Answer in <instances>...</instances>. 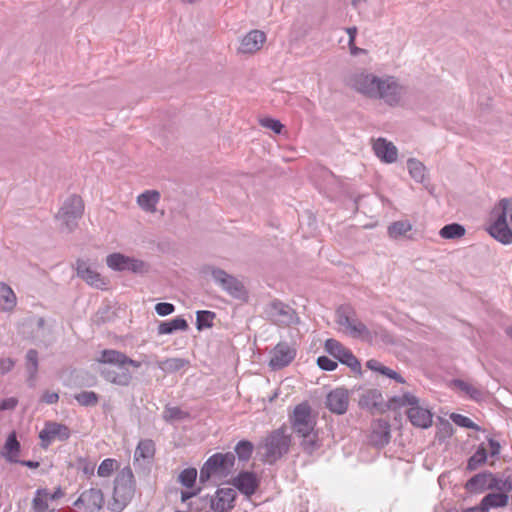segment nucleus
Segmentation results:
<instances>
[{"instance_id":"16","label":"nucleus","mask_w":512,"mask_h":512,"mask_svg":"<svg viewBox=\"0 0 512 512\" xmlns=\"http://www.w3.org/2000/svg\"><path fill=\"white\" fill-rule=\"evenodd\" d=\"M215 497H209L210 508L214 512H228L233 509V502L236 499L237 493L232 488H218Z\"/></svg>"},{"instance_id":"21","label":"nucleus","mask_w":512,"mask_h":512,"mask_svg":"<svg viewBox=\"0 0 512 512\" xmlns=\"http://www.w3.org/2000/svg\"><path fill=\"white\" fill-rule=\"evenodd\" d=\"M266 42V34L261 30H251L240 42L238 51L243 54H253L259 51Z\"/></svg>"},{"instance_id":"4","label":"nucleus","mask_w":512,"mask_h":512,"mask_svg":"<svg viewBox=\"0 0 512 512\" xmlns=\"http://www.w3.org/2000/svg\"><path fill=\"white\" fill-rule=\"evenodd\" d=\"M292 437L287 433V427H281L270 432L263 443L262 448L265 450L264 458L270 464L275 463L286 455L291 446Z\"/></svg>"},{"instance_id":"61","label":"nucleus","mask_w":512,"mask_h":512,"mask_svg":"<svg viewBox=\"0 0 512 512\" xmlns=\"http://www.w3.org/2000/svg\"><path fill=\"white\" fill-rule=\"evenodd\" d=\"M401 401H402V405H404V406L409 405L410 407H414V406L420 405L419 399L410 393H404L401 396Z\"/></svg>"},{"instance_id":"33","label":"nucleus","mask_w":512,"mask_h":512,"mask_svg":"<svg viewBox=\"0 0 512 512\" xmlns=\"http://www.w3.org/2000/svg\"><path fill=\"white\" fill-rule=\"evenodd\" d=\"M160 200V193L156 190H146L137 197L138 205L147 212H154Z\"/></svg>"},{"instance_id":"60","label":"nucleus","mask_w":512,"mask_h":512,"mask_svg":"<svg viewBox=\"0 0 512 512\" xmlns=\"http://www.w3.org/2000/svg\"><path fill=\"white\" fill-rule=\"evenodd\" d=\"M18 404V399L15 397H9L6 399H3L0 402V410H14Z\"/></svg>"},{"instance_id":"8","label":"nucleus","mask_w":512,"mask_h":512,"mask_svg":"<svg viewBox=\"0 0 512 512\" xmlns=\"http://www.w3.org/2000/svg\"><path fill=\"white\" fill-rule=\"evenodd\" d=\"M264 314L278 326H290L299 322L296 311L279 299L270 301L264 308Z\"/></svg>"},{"instance_id":"2","label":"nucleus","mask_w":512,"mask_h":512,"mask_svg":"<svg viewBox=\"0 0 512 512\" xmlns=\"http://www.w3.org/2000/svg\"><path fill=\"white\" fill-rule=\"evenodd\" d=\"M136 483L132 469L129 466L120 470L114 480L112 501L109 509L112 512H122L134 497Z\"/></svg>"},{"instance_id":"47","label":"nucleus","mask_w":512,"mask_h":512,"mask_svg":"<svg viewBox=\"0 0 512 512\" xmlns=\"http://www.w3.org/2000/svg\"><path fill=\"white\" fill-rule=\"evenodd\" d=\"M196 479L197 470L194 467H189L182 470L178 476V482L188 489L193 488L195 486Z\"/></svg>"},{"instance_id":"18","label":"nucleus","mask_w":512,"mask_h":512,"mask_svg":"<svg viewBox=\"0 0 512 512\" xmlns=\"http://www.w3.org/2000/svg\"><path fill=\"white\" fill-rule=\"evenodd\" d=\"M232 484L240 493L250 497L257 491L260 481L255 472L241 471L233 478Z\"/></svg>"},{"instance_id":"41","label":"nucleus","mask_w":512,"mask_h":512,"mask_svg":"<svg viewBox=\"0 0 512 512\" xmlns=\"http://www.w3.org/2000/svg\"><path fill=\"white\" fill-rule=\"evenodd\" d=\"M216 313L209 310H200L196 312V328L199 331L213 327Z\"/></svg>"},{"instance_id":"55","label":"nucleus","mask_w":512,"mask_h":512,"mask_svg":"<svg viewBox=\"0 0 512 512\" xmlns=\"http://www.w3.org/2000/svg\"><path fill=\"white\" fill-rule=\"evenodd\" d=\"M317 365L320 369L324 371H333L338 366L336 361L330 359L327 356H319L317 358Z\"/></svg>"},{"instance_id":"62","label":"nucleus","mask_w":512,"mask_h":512,"mask_svg":"<svg viewBox=\"0 0 512 512\" xmlns=\"http://www.w3.org/2000/svg\"><path fill=\"white\" fill-rule=\"evenodd\" d=\"M15 366V361L12 358L0 359V370L2 374L10 372Z\"/></svg>"},{"instance_id":"54","label":"nucleus","mask_w":512,"mask_h":512,"mask_svg":"<svg viewBox=\"0 0 512 512\" xmlns=\"http://www.w3.org/2000/svg\"><path fill=\"white\" fill-rule=\"evenodd\" d=\"M77 468L80 469L85 475H93L95 463L90 462L88 459L79 457L77 459Z\"/></svg>"},{"instance_id":"40","label":"nucleus","mask_w":512,"mask_h":512,"mask_svg":"<svg viewBox=\"0 0 512 512\" xmlns=\"http://www.w3.org/2000/svg\"><path fill=\"white\" fill-rule=\"evenodd\" d=\"M465 228L463 225L458 223H451L443 226L439 235L444 239H458L465 235Z\"/></svg>"},{"instance_id":"1","label":"nucleus","mask_w":512,"mask_h":512,"mask_svg":"<svg viewBox=\"0 0 512 512\" xmlns=\"http://www.w3.org/2000/svg\"><path fill=\"white\" fill-rule=\"evenodd\" d=\"M345 84L368 98L383 100L390 106L398 105L404 93L395 77H379L364 68L349 72L345 77Z\"/></svg>"},{"instance_id":"53","label":"nucleus","mask_w":512,"mask_h":512,"mask_svg":"<svg viewBox=\"0 0 512 512\" xmlns=\"http://www.w3.org/2000/svg\"><path fill=\"white\" fill-rule=\"evenodd\" d=\"M496 486L494 490L500 491V493H508L512 491V475H508L505 478H499L496 475Z\"/></svg>"},{"instance_id":"11","label":"nucleus","mask_w":512,"mask_h":512,"mask_svg":"<svg viewBox=\"0 0 512 512\" xmlns=\"http://www.w3.org/2000/svg\"><path fill=\"white\" fill-rule=\"evenodd\" d=\"M290 424L296 435L312 430L316 427V420L312 416V410L308 403L298 404L290 416Z\"/></svg>"},{"instance_id":"10","label":"nucleus","mask_w":512,"mask_h":512,"mask_svg":"<svg viewBox=\"0 0 512 512\" xmlns=\"http://www.w3.org/2000/svg\"><path fill=\"white\" fill-rule=\"evenodd\" d=\"M336 322L354 337L369 333L366 325L357 319L356 312L350 305H341L337 308Z\"/></svg>"},{"instance_id":"6","label":"nucleus","mask_w":512,"mask_h":512,"mask_svg":"<svg viewBox=\"0 0 512 512\" xmlns=\"http://www.w3.org/2000/svg\"><path fill=\"white\" fill-rule=\"evenodd\" d=\"M235 458L233 452L213 454L201 467L199 482L205 484L213 475L226 477L234 467Z\"/></svg>"},{"instance_id":"15","label":"nucleus","mask_w":512,"mask_h":512,"mask_svg":"<svg viewBox=\"0 0 512 512\" xmlns=\"http://www.w3.org/2000/svg\"><path fill=\"white\" fill-rule=\"evenodd\" d=\"M325 405L327 409L337 415H343L347 412L349 405V392L347 389L339 387L330 391L326 396Z\"/></svg>"},{"instance_id":"31","label":"nucleus","mask_w":512,"mask_h":512,"mask_svg":"<svg viewBox=\"0 0 512 512\" xmlns=\"http://www.w3.org/2000/svg\"><path fill=\"white\" fill-rule=\"evenodd\" d=\"M155 455V443L151 439L140 440L135 452L134 462H138L140 459L147 460L148 463L154 458Z\"/></svg>"},{"instance_id":"59","label":"nucleus","mask_w":512,"mask_h":512,"mask_svg":"<svg viewBox=\"0 0 512 512\" xmlns=\"http://www.w3.org/2000/svg\"><path fill=\"white\" fill-rule=\"evenodd\" d=\"M347 197L351 201V209L357 212L360 208V202L364 199V195H356L354 192H347Z\"/></svg>"},{"instance_id":"9","label":"nucleus","mask_w":512,"mask_h":512,"mask_svg":"<svg viewBox=\"0 0 512 512\" xmlns=\"http://www.w3.org/2000/svg\"><path fill=\"white\" fill-rule=\"evenodd\" d=\"M325 351L338 360L341 364L349 367L353 372L362 374L360 361L353 353L335 339H327L324 345Z\"/></svg>"},{"instance_id":"12","label":"nucleus","mask_w":512,"mask_h":512,"mask_svg":"<svg viewBox=\"0 0 512 512\" xmlns=\"http://www.w3.org/2000/svg\"><path fill=\"white\" fill-rule=\"evenodd\" d=\"M70 436L71 430L67 425L55 421H46L44 428L39 433L41 440L40 446L46 449L54 440L64 442L67 441Z\"/></svg>"},{"instance_id":"51","label":"nucleus","mask_w":512,"mask_h":512,"mask_svg":"<svg viewBox=\"0 0 512 512\" xmlns=\"http://www.w3.org/2000/svg\"><path fill=\"white\" fill-rule=\"evenodd\" d=\"M117 461L112 458L104 459L97 470V473L100 477H108L110 476L114 469L117 467Z\"/></svg>"},{"instance_id":"30","label":"nucleus","mask_w":512,"mask_h":512,"mask_svg":"<svg viewBox=\"0 0 512 512\" xmlns=\"http://www.w3.org/2000/svg\"><path fill=\"white\" fill-rule=\"evenodd\" d=\"M25 368L28 373V383L33 386L39 369V353L36 349H29L25 356Z\"/></svg>"},{"instance_id":"32","label":"nucleus","mask_w":512,"mask_h":512,"mask_svg":"<svg viewBox=\"0 0 512 512\" xmlns=\"http://www.w3.org/2000/svg\"><path fill=\"white\" fill-rule=\"evenodd\" d=\"M509 496L506 493H489L485 495L480 504L486 512L491 508L505 507L508 504Z\"/></svg>"},{"instance_id":"23","label":"nucleus","mask_w":512,"mask_h":512,"mask_svg":"<svg viewBox=\"0 0 512 512\" xmlns=\"http://www.w3.org/2000/svg\"><path fill=\"white\" fill-rule=\"evenodd\" d=\"M391 438L390 424L387 420L378 419L372 424V432L370 435V443L377 447H385Z\"/></svg>"},{"instance_id":"36","label":"nucleus","mask_w":512,"mask_h":512,"mask_svg":"<svg viewBox=\"0 0 512 512\" xmlns=\"http://www.w3.org/2000/svg\"><path fill=\"white\" fill-rule=\"evenodd\" d=\"M412 230V224L408 220H399L388 226L387 232L390 238L399 239L406 236L407 232Z\"/></svg>"},{"instance_id":"46","label":"nucleus","mask_w":512,"mask_h":512,"mask_svg":"<svg viewBox=\"0 0 512 512\" xmlns=\"http://www.w3.org/2000/svg\"><path fill=\"white\" fill-rule=\"evenodd\" d=\"M253 450H254V445L249 440L239 441L234 448V451L238 457V460L244 461V462L248 461L251 458Z\"/></svg>"},{"instance_id":"49","label":"nucleus","mask_w":512,"mask_h":512,"mask_svg":"<svg viewBox=\"0 0 512 512\" xmlns=\"http://www.w3.org/2000/svg\"><path fill=\"white\" fill-rule=\"evenodd\" d=\"M450 419L459 427L467 428V429H473L476 431H480L481 428L479 425L474 423L470 418L458 414V413H452L450 415Z\"/></svg>"},{"instance_id":"57","label":"nucleus","mask_w":512,"mask_h":512,"mask_svg":"<svg viewBox=\"0 0 512 512\" xmlns=\"http://www.w3.org/2000/svg\"><path fill=\"white\" fill-rule=\"evenodd\" d=\"M110 308L105 307L103 309H99L94 317V323L97 325L104 324L105 322L110 320Z\"/></svg>"},{"instance_id":"64","label":"nucleus","mask_w":512,"mask_h":512,"mask_svg":"<svg viewBox=\"0 0 512 512\" xmlns=\"http://www.w3.org/2000/svg\"><path fill=\"white\" fill-rule=\"evenodd\" d=\"M488 444L490 446V455L492 457L498 456L501 450L500 443L493 438H488Z\"/></svg>"},{"instance_id":"24","label":"nucleus","mask_w":512,"mask_h":512,"mask_svg":"<svg viewBox=\"0 0 512 512\" xmlns=\"http://www.w3.org/2000/svg\"><path fill=\"white\" fill-rule=\"evenodd\" d=\"M359 406L361 408L369 409L372 413H384V399L382 393L378 389L366 390L359 399Z\"/></svg>"},{"instance_id":"45","label":"nucleus","mask_w":512,"mask_h":512,"mask_svg":"<svg viewBox=\"0 0 512 512\" xmlns=\"http://www.w3.org/2000/svg\"><path fill=\"white\" fill-rule=\"evenodd\" d=\"M100 396L94 391H81L74 395V399L79 405L84 407H94L98 404Z\"/></svg>"},{"instance_id":"48","label":"nucleus","mask_w":512,"mask_h":512,"mask_svg":"<svg viewBox=\"0 0 512 512\" xmlns=\"http://www.w3.org/2000/svg\"><path fill=\"white\" fill-rule=\"evenodd\" d=\"M125 271L143 275L150 271V265L141 259L130 257Z\"/></svg>"},{"instance_id":"38","label":"nucleus","mask_w":512,"mask_h":512,"mask_svg":"<svg viewBox=\"0 0 512 512\" xmlns=\"http://www.w3.org/2000/svg\"><path fill=\"white\" fill-rule=\"evenodd\" d=\"M487 461V450L483 444L479 445L475 453L467 461V470L475 471Z\"/></svg>"},{"instance_id":"14","label":"nucleus","mask_w":512,"mask_h":512,"mask_svg":"<svg viewBox=\"0 0 512 512\" xmlns=\"http://www.w3.org/2000/svg\"><path fill=\"white\" fill-rule=\"evenodd\" d=\"M272 356L269 366L273 370H280L288 366L296 356V350L291 348L286 342L278 343L271 352Z\"/></svg>"},{"instance_id":"3","label":"nucleus","mask_w":512,"mask_h":512,"mask_svg":"<svg viewBox=\"0 0 512 512\" xmlns=\"http://www.w3.org/2000/svg\"><path fill=\"white\" fill-rule=\"evenodd\" d=\"M495 210L497 216L488 232L498 242L509 245L512 243V197L501 199Z\"/></svg>"},{"instance_id":"7","label":"nucleus","mask_w":512,"mask_h":512,"mask_svg":"<svg viewBox=\"0 0 512 512\" xmlns=\"http://www.w3.org/2000/svg\"><path fill=\"white\" fill-rule=\"evenodd\" d=\"M206 272H210L214 281L231 297L239 300L247 298V290L244 284L238 280L235 276L228 274L225 270L207 266Z\"/></svg>"},{"instance_id":"56","label":"nucleus","mask_w":512,"mask_h":512,"mask_svg":"<svg viewBox=\"0 0 512 512\" xmlns=\"http://www.w3.org/2000/svg\"><path fill=\"white\" fill-rule=\"evenodd\" d=\"M175 311V306L169 302H159L155 305V312L157 315L164 317L172 314Z\"/></svg>"},{"instance_id":"39","label":"nucleus","mask_w":512,"mask_h":512,"mask_svg":"<svg viewBox=\"0 0 512 512\" xmlns=\"http://www.w3.org/2000/svg\"><path fill=\"white\" fill-rule=\"evenodd\" d=\"M158 368L165 372H177L184 367L189 365V361L183 358H168L163 361H159Z\"/></svg>"},{"instance_id":"17","label":"nucleus","mask_w":512,"mask_h":512,"mask_svg":"<svg viewBox=\"0 0 512 512\" xmlns=\"http://www.w3.org/2000/svg\"><path fill=\"white\" fill-rule=\"evenodd\" d=\"M464 487L470 493H482L486 490H494V487H497L496 475L489 471L480 472L472 476Z\"/></svg>"},{"instance_id":"29","label":"nucleus","mask_w":512,"mask_h":512,"mask_svg":"<svg viewBox=\"0 0 512 512\" xmlns=\"http://www.w3.org/2000/svg\"><path fill=\"white\" fill-rule=\"evenodd\" d=\"M189 328L188 322L182 316L168 321H162L157 328L158 335L173 334L176 331H186Z\"/></svg>"},{"instance_id":"5","label":"nucleus","mask_w":512,"mask_h":512,"mask_svg":"<svg viewBox=\"0 0 512 512\" xmlns=\"http://www.w3.org/2000/svg\"><path fill=\"white\" fill-rule=\"evenodd\" d=\"M84 213V202L79 195H70L63 203L58 213L55 215L56 220L60 221L62 230L71 233L77 226L78 221Z\"/></svg>"},{"instance_id":"22","label":"nucleus","mask_w":512,"mask_h":512,"mask_svg":"<svg viewBox=\"0 0 512 512\" xmlns=\"http://www.w3.org/2000/svg\"><path fill=\"white\" fill-rule=\"evenodd\" d=\"M77 276L84 280L88 285L97 289H103L107 282L95 270H93L86 261L78 259L76 262Z\"/></svg>"},{"instance_id":"63","label":"nucleus","mask_w":512,"mask_h":512,"mask_svg":"<svg viewBox=\"0 0 512 512\" xmlns=\"http://www.w3.org/2000/svg\"><path fill=\"white\" fill-rule=\"evenodd\" d=\"M41 400L47 404H55L59 400V395L55 392L45 391Z\"/></svg>"},{"instance_id":"58","label":"nucleus","mask_w":512,"mask_h":512,"mask_svg":"<svg viewBox=\"0 0 512 512\" xmlns=\"http://www.w3.org/2000/svg\"><path fill=\"white\" fill-rule=\"evenodd\" d=\"M403 406L401 396H393L387 402L384 401L385 412L387 410H396Z\"/></svg>"},{"instance_id":"43","label":"nucleus","mask_w":512,"mask_h":512,"mask_svg":"<svg viewBox=\"0 0 512 512\" xmlns=\"http://www.w3.org/2000/svg\"><path fill=\"white\" fill-rule=\"evenodd\" d=\"M410 176L418 183L425 184L428 181L426 167L423 162H407Z\"/></svg>"},{"instance_id":"50","label":"nucleus","mask_w":512,"mask_h":512,"mask_svg":"<svg viewBox=\"0 0 512 512\" xmlns=\"http://www.w3.org/2000/svg\"><path fill=\"white\" fill-rule=\"evenodd\" d=\"M49 493L47 489H38L36 491V496L32 501V508L34 512H44L48 509V503L46 500L41 498L40 496L48 497Z\"/></svg>"},{"instance_id":"44","label":"nucleus","mask_w":512,"mask_h":512,"mask_svg":"<svg viewBox=\"0 0 512 512\" xmlns=\"http://www.w3.org/2000/svg\"><path fill=\"white\" fill-rule=\"evenodd\" d=\"M454 434V428L452 424L444 419L439 418V423L437 424V431L435 438L439 443L445 442L448 438H450Z\"/></svg>"},{"instance_id":"35","label":"nucleus","mask_w":512,"mask_h":512,"mask_svg":"<svg viewBox=\"0 0 512 512\" xmlns=\"http://www.w3.org/2000/svg\"><path fill=\"white\" fill-rule=\"evenodd\" d=\"M453 385L467 394L472 400L481 402L485 399V392L461 379H454Z\"/></svg>"},{"instance_id":"28","label":"nucleus","mask_w":512,"mask_h":512,"mask_svg":"<svg viewBox=\"0 0 512 512\" xmlns=\"http://www.w3.org/2000/svg\"><path fill=\"white\" fill-rule=\"evenodd\" d=\"M21 445L17 440L15 432H11L3 446L1 455L10 463L18 462V455L20 453Z\"/></svg>"},{"instance_id":"19","label":"nucleus","mask_w":512,"mask_h":512,"mask_svg":"<svg viewBox=\"0 0 512 512\" xmlns=\"http://www.w3.org/2000/svg\"><path fill=\"white\" fill-rule=\"evenodd\" d=\"M97 361L102 364H111L115 366L126 367V365H130L134 368H140L142 365L141 361L133 360L125 353L114 349H104L101 351L100 357L97 358Z\"/></svg>"},{"instance_id":"34","label":"nucleus","mask_w":512,"mask_h":512,"mask_svg":"<svg viewBox=\"0 0 512 512\" xmlns=\"http://www.w3.org/2000/svg\"><path fill=\"white\" fill-rule=\"evenodd\" d=\"M16 295L9 285L0 282V309L3 311H11L16 306Z\"/></svg>"},{"instance_id":"52","label":"nucleus","mask_w":512,"mask_h":512,"mask_svg":"<svg viewBox=\"0 0 512 512\" xmlns=\"http://www.w3.org/2000/svg\"><path fill=\"white\" fill-rule=\"evenodd\" d=\"M260 125L272 130L276 134H280L284 128L283 124L279 120L268 117L260 119Z\"/></svg>"},{"instance_id":"25","label":"nucleus","mask_w":512,"mask_h":512,"mask_svg":"<svg viewBox=\"0 0 512 512\" xmlns=\"http://www.w3.org/2000/svg\"><path fill=\"white\" fill-rule=\"evenodd\" d=\"M406 414L411 424L415 427L427 429L433 423L432 412L429 409L424 408L420 405L410 407L406 411Z\"/></svg>"},{"instance_id":"42","label":"nucleus","mask_w":512,"mask_h":512,"mask_svg":"<svg viewBox=\"0 0 512 512\" xmlns=\"http://www.w3.org/2000/svg\"><path fill=\"white\" fill-rule=\"evenodd\" d=\"M190 417L189 412L182 410L177 406H165L163 411V419L166 422H175L188 419Z\"/></svg>"},{"instance_id":"27","label":"nucleus","mask_w":512,"mask_h":512,"mask_svg":"<svg viewBox=\"0 0 512 512\" xmlns=\"http://www.w3.org/2000/svg\"><path fill=\"white\" fill-rule=\"evenodd\" d=\"M372 148L380 160H397L398 150L396 146L385 138L374 140Z\"/></svg>"},{"instance_id":"37","label":"nucleus","mask_w":512,"mask_h":512,"mask_svg":"<svg viewBox=\"0 0 512 512\" xmlns=\"http://www.w3.org/2000/svg\"><path fill=\"white\" fill-rule=\"evenodd\" d=\"M129 259V256H126L122 253H111L106 257V264L110 269L114 271L123 272L128 265Z\"/></svg>"},{"instance_id":"20","label":"nucleus","mask_w":512,"mask_h":512,"mask_svg":"<svg viewBox=\"0 0 512 512\" xmlns=\"http://www.w3.org/2000/svg\"><path fill=\"white\" fill-rule=\"evenodd\" d=\"M99 373L104 380L117 386L127 387L133 380L132 373L124 366H117V370L104 367Z\"/></svg>"},{"instance_id":"26","label":"nucleus","mask_w":512,"mask_h":512,"mask_svg":"<svg viewBox=\"0 0 512 512\" xmlns=\"http://www.w3.org/2000/svg\"><path fill=\"white\" fill-rule=\"evenodd\" d=\"M319 432V429L314 427L311 431L308 430L307 432L297 435L301 438L300 446L306 454L312 455L315 451L322 447L323 443L319 436Z\"/></svg>"},{"instance_id":"13","label":"nucleus","mask_w":512,"mask_h":512,"mask_svg":"<svg viewBox=\"0 0 512 512\" xmlns=\"http://www.w3.org/2000/svg\"><path fill=\"white\" fill-rule=\"evenodd\" d=\"M105 499L101 489L90 488L84 490L74 501L76 508H83L85 512H98L104 506Z\"/></svg>"}]
</instances>
